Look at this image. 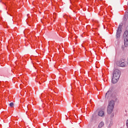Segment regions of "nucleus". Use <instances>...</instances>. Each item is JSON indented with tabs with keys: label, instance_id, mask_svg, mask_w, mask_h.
Returning <instances> with one entry per match:
<instances>
[{
	"label": "nucleus",
	"instance_id": "1",
	"mask_svg": "<svg viewBox=\"0 0 128 128\" xmlns=\"http://www.w3.org/2000/svg\"><path fill=\"white\" fill-rule=\"evenodd\" d=\"M120 76V71L116 69L115 70L112 74V84H116Z\"/></svg>",
	"mask_w": 128,
	"mask_h": 128
},
{
	"label": "nucleus",
	"instance_id": "2",
	"mask_svg": "<svg viewBox=\"0 0 128 128\" xmlns=\"http://www.w3.org/2000/svg\"><path fill=\"white\" fill-rule=\"evenodd\" d=\"M114 100H111L108 102V108H107V112L108 114H110L114 110Z\"/></svg>",
	"mask_w": 128,
	"mask_h": 128
},
{
	"label": "nucleus",
	"instance_id": "3",
	"mask_svg": "<svg viewBox=\"0 0 128 128\" xmlns=\"http://www.w3.org/2000/svg\"><path fill=\"white\" fill-rule=\"evenodd\" d=\"M122 25L120 24L118 26V29L117 30L116 34V38H118L120 36V34H122Z\"/></svg>",
	"mask_w": 128,
	"mask_h": 128
},
{
	"label": "nucleus",
	"instance_id": "4",
	"mask_svg": "<svg viewBox=\"0 0 128 128\" xmlns=\"http://www.w3.org/2000/svg\"><path fill=\"white\" fill-rule=\"evenodd\" d=\"M120 66L122 68H124V67L126 66H128V64H126V63H124V62H120Z\"/></svg>",
	"mask_w": 128,
	"mask_h": 128
},
{
	"label": "nucleus",
	"instance_id": "5",
	"mask_svg": "<svg viewBox=\"0 0 128 128\" xmlns=\"http://www.w3.org/2000/svg\"><path fill=\"white\" fill-rule=\"evenodd\" d=\"M98 116H104V112L103 110H100L98 112Z\"/></svg>",
	"mask_w": 128,
	"mask_h": 128
},
{
	"label": "nucleus",
	"instance_id": "6",
	"mask_svg": "<svg viewBox=\"0 0 128 128\" xmlns=\"http://www.w3.org/2000/svg\"><path fill=\"white\" fill-rule=\"evenodd\" d=\"M124 46L128 47V39H124Z\"/></svg>",
	"mask_w": 128,
	"mask_h": 128
},
{
	"label": "nucleus",
	"instance_id": "7",
	"mask_svg": "<svg viewBox=\"0 0 128 128\" xmlns=\"http://www.w3.org/2000/svg\"><path fill=\"white\" fill-rule=\"evenodd\" d=\"M104 126V123L103 122H100V123L98 125V128H102Z\"/></svg>",
	"mask_w": 128,
	"mask_h": 128
},
{
	"label": "nucleus",
	"instance_id": "8",
	"mask_svg": "<svg viewBox=\"0 0 128 128\" xmlns=\"http://www.w3.org/2000/svg\"><path fill=\"white\" fill-rule=\"evenodd\" d=\"M14 102H12L9 104L11 108H12L14 106Z\"/></svg>",
	"mask_w": 128,
	"mask_h": 128
},
{
	"label": "nucleus",
	"instance_id": "9",
	"mask_svg": "<svg viewBox=\"0 0 128 128\" xmlns=\"http://www.w3.org/2000/svg\"><path fill=\"white\" fill-rule=\"evenodd\" d=\"M110 91H108L106 93V96H108V94H110Z\"/></svg>",
	"mask_w": 128,
	"mask_h": 128
},
{
	"label": "nucleus",
	"instance_id": "10",
	"mask_svg": "<svg viewBox=\"0 0 128 128\" xmlns=\"http://www.w3.org/2000/svg\"><path fill=\"white\" fill-rule=\"evenodd\" d=\"M126 126L128 128V120L126 122Z\"/></svg>",
	"mask_w": 128,
	"mask_h": 128
},
{
	"label": "nucleus",
	"instance_id": "11",
	"mask_svg": "<svg viewBox=\"0 0 128 128\" xmlns=\"http://www.w3.org/2000/svg\"><path fill=\"white\" fill-rule=\"evenodd\" d=\"M11 20H12V18H11Z\"/></svg>",
	"mask_w": 128,
	"mask_h": 128
}]
</instances>
